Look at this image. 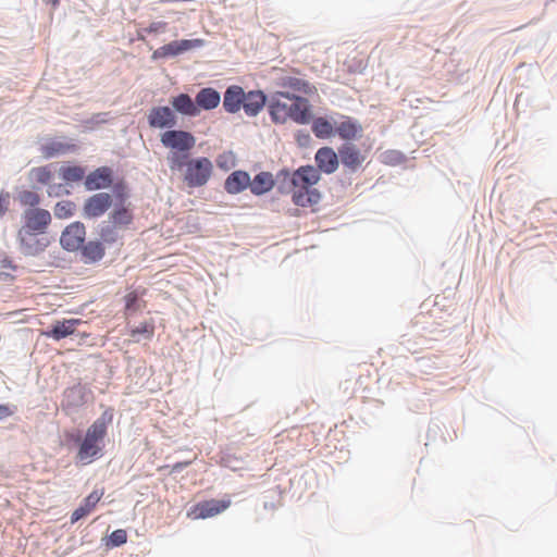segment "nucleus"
<instances>
[{
    "instance_id": "a18cd8bd",
    "label": "nucleus",
    "mask_w": 557,
    "mask_h": 557,
    "mask_svg": "<svg viewBox=\"0 0 557 557\" xmlns=\"http://www.w3.org/2000/svg\"><path fill=\"white\" fill-rule=\"evenodd\" d=\"M10 194L4 190H0V218H2L9 210Z\"/></svg>"
},
{
    "instance_id": "f704fd0d",
    "label": "nucleus",
    "mask_w": 557,
    "mask_h": 557,
    "mask_svg": "<svg viewBox=\"0 0 557 557\" xmlns=\"http://www.w3.org/2000/svg\"><path fill=\"white\" fill-rule=\"evenodd\" d=\"M69 146L61 141H50L42 146L41 150L47 159L63 154L67 151Z\"/></svg>"
},
{
    "instance_id": "e433bc0d",
    "label": "nucleus",
    "mask_w": 557,
    "mask_h": 557,
    "mask_svg": "<svg viewBox=\"0 0 557 557\" xmlns=\"http://www.w3.org/2000/svg\"><path fill=\"white\" fill-rule=\"evenodd\" d=\"M18 201L23 206H28L29 207L28 209H33V208H39L38 206L41 202V198L36 191L22 190L18 194Z\"/></svg>"
},
{
    "instance_id": "9b49d317",
    "label": "nucleus",
    "mask_w": 557,
    "mask_h": 557,
    "mask_svg": "<svg viewBox=\"0 0 557 557\" xmlns=\"http://www.w3.org/2000/svg\"><path fill=\"white\" fill-rule=\"evenodd\" d=\"M114 176V170L111 166H99L86 175L84 187L88 191L108 189L112 186Z\"/></svg>"
},
{
    "instance_id": "a211bd4d",
    "label": "nucleus",
    "mask_w": 557,
    "mask_h": 557,
    "mask_svg": "<svg viewBox=\"0 0 557 557\" xmlns=\"http://www.w3.org/2000/svg\"><path fill=\"white\" fill-rule=\"evenodd\" d=\"M319 181L320 173L311 165L299 168L292 177L294 188H312Z\"/></svg>"
},
{
    "instance_id": "bb28decb",
    "label": "nucleus",
    "mask_w": 557,
    "mask_h": 557,
    "mask_svg": "<svg viewBox=\"0 0 557 557\" xmlns=\"http://www.w3.org/2000/svg\"><path fill=\"white\" fill-rule=\"evenodd\" d=\"M274 185L273 175L269 172H261L249 183L251 191L261 195L269 191Z\"/></svg>"
},
{
    "instance_id": "c85d7f7f",
    "label": "nucleus",
    "mask_w": 557,
    "mask_h": 557,
    "mask_svg": "<svg viewBox=\"0 0 557 557\" xmlns=\"http://www.w3.org/2000/svg\"><path fill=\"white\" fill-rule=\"evenodd\" d=\"M224 189L231 195L244 191V170L232 172L224 182Z\"/></svg>"
},
{
    "instance_id": "cd10ccee",
    "label": "nucleus",
    "mask_w": 557,
    "mask_h": 557,
    "mask_svg": "<svg viewBox=\"0 0 557 557\" xmlns=\"http://www.w3.org/2000/svg\"><path fill=\"white\" fill-rule=\"evenodd\" d=\"M311 128L315 137L320 139L330 138L335 135V127L326 117L323 116L312 120Z\"/></svg>"
},
{
    "instance_id": "3c124183",
    "label": "nucleus",
    "mask_w": 557,
    "mask_h": 557,
    "mask_svg": "<svg viewBox=\"0 0 557 557\" xmlns=\"http://www.w3.org/2000/svg\"><path fill=\"white\" fill-rule=\"evenodd\" d=\"M235 462H238V460L237 459H234V460L227 459V460H225V466L231 468L232 470L236 471L239 469V467H237L235 465Z\"/></svg>"
},
{
    "instance_id": "6e6552de",
    "label": "nucleus",
    "mask_w": 557,
    "mask_h": 557,
    "mask_svg": "<svg viewBox=\"0 0 557 557\" xmlns=\"http://www.w3.org/2000/svg\"><path fill=\"white\" fill-rule=\"evenodd\" d=\"M86 239V226L75 221L64 227L60 236V246L67 252L78 251Z\"/></svg>"
},
{
    "instance_id": "864d4df0",
    "label": "nucleus",
    "mask_w": 557,
    "mask_h": 557,
    "mask_svg": "<svg viewBox=\"0 0 557 557\" xmlns=\"http://www.w3.org/2000/svg\"><path fill=\"white\" fill-rule=\"evenodd\" d=\"M46 4H50L53 8H57L60 4V0H42Z\"/></svg>"
},
{
    "instance_id": "79ce46f5",
    "label": "nucleus",
    "mask_w": 557,
    "mask_h": 557,
    "mask_svg": "<svg viewBox=\"0 0 557 557\" xmlns=\"http://www.w3.org/2000/svg\"><path fill=\"white\" fill-rule=\"evenodd\" d=\"M64 437H65V442L67 445L74 444L78 448L81 445L83 435L79 430H75V431L65 432Z\"/></svg>"
},
{
    "instance_id": "4c0bfd02",
    "label": "nucleus",
    "mask_w": 557,
    "mask_h": 557,
    "mask_svg": "<svg viewBox=\"0 0 557 557\" xmlns=\"http://www.w3.org/2000/svg\"><path fill=\"white\" fill-rule=\"evenodd\" d=\"M154 334V325L150 322H144L140 325L132 329L131 336L135 342H138L139 338L137 336L141 335L146 339H151Z\"/></svg>"
},
{
    "instance_id": "a878e982",
    "label": "nucleus",
    "mask_w": 557,
    "mask_h": 557,
    "mask_svg": "<svg viewBox=\"0 0 557 557\" xmlns=\"http://www.w3.org/2000/svg\"><path fill=\"white\" fill-rule=\"evenodd\" d=\"M121 228L111 223L109 220H103L98 224V235L100 242L108 245H113L117 242Z\"/></svg>"
},
{
    "instance_id": "09e8293b",
    "label": "nucleus",
    "mask_w": 557,
    "mask_h": 557,
    "mask_svg": "<svg viewBox=\"0 0 557 557\" xmlns=\"http://www.w3.org/2000/svg\"><path fill=\"white\" fill-rule=\"evenodd\" d=\"M295 137H296V141H297V144H298L300 147H307V146H309V144L311 143V136H310V134H309V133H307V132H302V131H300V132H298V133L296 134V136H295Z\"/></svg>"
},
{
    "instance_id": "b1692460",
    "label": "nucleus",
    "mask_w": 557,
    "mask_h": 557,
    "mask_svg": "<svg viewBox=\"0 0 557 557\" xmlns=\"http://www.w3.org/2000/svg\"><path fill=\"white\" fill-rule=\"evenodd\" d=\"M292 198L295 205L307 207L318 203L320 194L315 188H294Z\"/></svg>"
},
{
    "instance_id": "f03ea898",
    "label": "nucleus",
    "mask_w": 557,
    "mask_h": 557,
    "mask_svg": "<svg viewBox=\"0 0 557 557\" xmlns=\"http://www.w3.org/2000/svg\"><path fill=\"white\" fill-rule=\"evenodd\" d=\"M269 111L275 123H285L290 119L298 124H308L312 120L309 100L285 92H277L272 98Z\"/></svg>"
},
{
    "instance_id": "dca6fc26",
    "label": "nucleus",
    "mask_w": 557,
    "mask_h": 557,
    "mask_svg": "<svg viewBox=\"0 0 557 557\" xmlns=\"http://www.w3.org/2000/svg\"><path fill=\"white\" fill-rule=\"evenodd\" d=\"M338 156L333 148L322 147L320 148L314 157L318 171L325 174H332L338 169Z\"/></svg>"
},
{
    "instance_id": "473e14b6",
    "label": "nucleus",
    "mask_w": 557,
    "mask_h": 557,
    "mask_svg": "<svg viewBox=\"0 0 557 557\" xmlns=\"http://www.w3.org/2000/svg\"><path fill=\"white\" fill-rule=\"evenodd\" d=\"M76 211V203L72 200H61L54 205L53 213L57 219L72 218Z\"/></svg>"
},
{
    "instance_id": "5fc2aeb1",
    "label": "nucleus",
    "mask_w": 557,
    "mask_h": 557,
    "mask_svg": "<svg viewBox=\"0 0 557 557\" xmlns=\"http://www.w3.org/2000/svg\"><path fill=\"white\" fill-rule=\"evenodd\" d=\"M2 276L4 278H8V277L13 278V276L11 274H9V273H0V277H2Z\"/></svg>"
},
{
    "instance_id": "c03bdc74",
    "label": "nucleus",
    "mask_w": 557,
    "mask_h": 557,
    "mask_svg": "<svg viewBox=\"0 0 557 557\" xmlns=\"http://www.w3.org/2000/svg\"><path fill=\"white\" fill-rule=\"evenodd\" d=\"M17 410V407L12 404L0 405V421L13 416Z\"/></svg>"
},
{
    "instance_id": "6ab92c4d",
    "label": "nucleus",
    "mask_w": 557,
    "mask_h": 557,
    "mask_svg": "<svg viewBox=\"0 0 557 557\" xmlns=\"http://www.w3.org/2000/svg\"><path fill=\"white\" fill-rule=\"evenodd\" d=\"M171 108L174 113H178L185 116H197L199 110L197 109L196 99L193 100L188 94L181 92L170 99Z\"/></svg>"
},
{
    "instance_id": "a19ab883",
    "label": "nucleus",
    "mask_w": 557,
    "mask_h": 557,
    "mask_svg": "<svg viewBox=\"0 0 557 557\" xmlns=\"http://www.w3.org/2000/svg\"><path fill=\"white\" fill-rule=\"evenodd\" d=\"M39 234L37 233H32L29 232V234H23V230H18L17 231V236H16V239L18 242V245H20V250L22 251V248H25V243H34V240L38 239L39 238Z\"/></svg>"
},
{
    "instance_id": "ea45409f",
    "label": "nucleus",
    "mask_w": 557,
    "mask_h": 557,
    "mask_svg": "<svg viewBox=\"0 0 557 557\" xmlns=\"http://www.w3.org/2000/svg\"><path fill=\"white\" fill-rule=\"evenodd\" d=\"M288 85L293 89L305 94H311L312 90L314 89L309 83L299 78H290Z\"/></svg>"
},
{
    "instance_id": "49530a36",
    "label": "nucleus",
    "mask_w": 557,
    "mask_h": 557,
    "mask_svg": "<svg viewBox=\"0 0 557 557\" xmlns=\"http://www.w3.org/2000/svg\"><path fill=\"white\" fill-rule=\"evenodd\" d=\"M47 193L50 197H59L63 193L70 194L69 190H65L62 184H48Z\"/></svg>"
},
{
    "instance_id": "37998d69",
    "label": "nucleus",
    "mask_w": 557,
    "mask_h": 557,
    "mask_svg": "<svg viewBox=\"0 0 557 557\" xmlns=\"http://www.w3.org/2000/svg\"><path fill=\"white\" fill-rule=\"evenodd\" d=\"M166 23L163 21L152 22L148 27L144 28L143 32L147 34H160L166 28Z\"/></svg>"
},
{
    "instance_id": "58836bf2",
    "label": "nucleus",
    "mask_w": 557,
    "mask_h": 557,
    "mask_svg": "<svg viewBox=\"0 0 557 557\" xmlns=\"http://www.w3.org/2000/svg\"><path fill=\"white\" fill-rule=\"evenodd\" d=\"M216 166L223 171H230L236 165V158L233 151H224L215 159Z\"/></svg>"
},
{
    "instance_id": "39448f33",
    "label": "nucleus",
    "mask_w": 557,
    "mask_h": 557,
    "mask_svg": "<svg viewBox=\"0 0 557 557\" xmlns=\"http://www.w3.org/2000/svg\"><path fill=\"white\" fill-rule=\"evenodd\" d=\"M23 224L21 230L23 234L37 233L45 235L52 222L51 213L44 208L25 209L22 214Z\"/></svg>"
},
{
    "instance_id": "72a5a7b5",
    "label": "nucleus",
    "mask_w": 557,
    "mask_h": 557,
    "mask_svg": "<svg viewBox=\"0 0 557 557\" xmlns=\"http://www.w3.org/2000/svg\"><path fill=\"white\" fill-rule=\"evenodd\" d=\"M127 542V533L123 529H116L104 537V545L109 548H115Z\"/></svg>"
},
{
    "instance_id": "f257e3e1",
    "label": "nucleus",
    "mask_w": 557,
    "mask_h": 557,
    "mask_svg": "<svg viewBox=\"0 0 557 557\" xmlns=\"http://www.w3.org/2000/svg\"><path fill=\"white\" fill-rule=\"evenodd\" d=\"M114 409L112 407L98 417L87 429L77 449L75 459L83 465H89L103 455L104 438L108 434V426L112 423Z\"/></svg>"
},
{
    "instance_id": "0eeeda50",
    "label": "nucleus",
    "mask_w": 557,
    "mask_h": 557,
    "mask_svg": "<svg viewBox=\"0 0 557 557\" xmlns=\"http://www.w3.org/2000/svg\"><path fill=\"white\" fill-rule=\"evenodd\" d=\"M206 41L200 38L172 40L159 47L152 53V59L174 58L194 49L203 47Z\"/></svg>"
},
{
    "instance_id": "f8f14e48",
    "label": "nucleus",
    "mask_w": 557,
    "mask_h": 557,
    "mask_svg": "<svg viewBox=\"0 0 557 557\" xmlns=\"http://www.w3.org/2000/svg\"><path fill=\"white\" fill-rule=\"evenodd\" d=\"M83 323L85 322L81 319L57 320L42 332V335L53 341H61L74 335L76 327Z\"/></svg>"
},
{
    "instance_id": "ddd939ff",
    "label": "nucleus",
    "mask_w": 557,
    "mask_h": 557,
    "mask_svg": "<svg viewBox=\"0 0 557 557\" xmlns=\"http://www.w3.org/2000/svg\"><path fill=\"white\" fill-rule=\"evenodd\" d=\"M92 399V392L82 383L67 387L63 394V405L67 408L77 409Z\"/></svg>"
},
{
    "instance_id": "20e7f679",
    "label": "nucleus",
    "mask_w": 557,
    "mask_h": 557,
    "mask_svg": "<svg viewBox=\"0 0 557 557\" xmlns=\"http://www.w3.org/2000/svg\"><path fill=\"white\" fill-rule=\"evenodd\" d=\"M172 172H180L183 176V182L189 188H198L205 186L213 171V164L207 157H187L180 165H169Z\"/></svg>"
},
{
    "instance_id": "4468645a",
    "label": "nucleus",
    "mask_w": 557,
    "mask_h": 557,
    "mask_svg": "<svg viewBox=\"0 0 557 557\" xmlns=\"http://www.w3.org/2000/svg\"><path fill=\"white\" fill-rule=\"evenodd\" d=\"M111 208L112 209L108 213L107 220L121 230H128L134 223V210L132 203H113Z\"/></svg>"
},
{
    "instance_id": "9d476101",
    "label": "nucleus",
    "mask_w": 557,
    "mask_h": 557,
    "mask_svg": "<svg viewBox=\"0 0 557 557\" xmlns=\"http://www.w3.org/2000/svg\"><path fill=\"white\" fill-rule=\"evenodd\" d=\"M231 503L232 502L228 496L222 499L211 498L201 500L191 507L188 516H191L194 519L211 518L227 509Z\"/></svg>"
},
{
    "instance_id": "2f4dec72",
    "label": "nucleus",
    "mask_w": 557,
    "mask_h": 557,
    "mask_svg": "<svg viewBox=\"0 0 557 557\" xmlns=\"http://www.w3.org/2000/svg\"><path fill=\"white\" fill-rule=\"evenodd\" d=\"M50 239L47 237H39L34 243H25V248H22V253L25 257H37L46 251L50 246Z\"/></svg>"
},
{
    "instance_id": "c9c22d12",
    "label": "nucleus",
    "mask_w": 557,
    "mask_h": 557,
    "mask_svg": "<svg viewBox=\"0 0 557 557\" xmlns=\"http://www.w3.org/2000/svg\"><path fill=\"white\" fill-rule=\"evenodd\" d=\"M29 176L33 180H36L38 183L42 185H48L52 178V172L49 165L33 168L29 171Z\"/></svg>"
},
{
    "instance_id": "aec40b11",
    "label": "nucleus",
    "mask_w": 557,
    "mask_h": 557,
    "mask_svg": "<svg viewBox=\"0 0 557 557\" xmlns=\"http://www.w3.org/2000/svg\"><path fill=\"white\" fill-rule=\"evenodd\" d=\"M244 107V87L232 85L224 92L223 108L228 113H236Z\"/></svg>"
},
{
    "instance_id": "412c9836",
    "label": "nucleus",
    "mask_w": 557,
    "mask_h": 557,
    "mask_svg": "<svg viewBox=\"0 0 557 557\" xmlns=\"http://www.w3.org/2000/svg\"><path fill=\"white\" fill-rule=\"evenodd\" d=\"M103 495V491L95 490L87 495L79 506L71 515V523H76L81 519L87 517Z\"/></svg>"
},
{
    "instance_id": "7ed1b4c3",
    "label": "nucleus",
    "mask_w": 557,
    "mask_h": 557,
    "mask_svg": "<svg viewBox=\"0 0 557 557\" xmlns=\"http://www.w3.org/2000/svg\"><path fill=\"white\" fill-rule=\"evenodd\" d=\"M160 141L163 147L171 150L166 156L168 165L182 164L196 145V138L190 132L174 127L163 132L160 135Z\"/></svg>"
},
{
    "instance_id": "393cba45",
    "label": "nucleus",
    "mask_w": 557,
    "mask_h": 557,
    "mask_svg": "<svg viewBox=\"0 0 557 557\" xmlns=\"http://www.w3.org/2000/svg\"><path fill=\"white\" fill-rule=\"evenodd\" d=\"M59 176L66 184L77 183L82 180L85 181L86 177V168L83 165H62L59 170Z\"/></svg>"
},
{
    "instance_id": "c756f323",
    "label": "nucleus",
    "mask_w": 557,
    "mask_h": 557,
    "mask_svg": "<svg viewBox=\"0 0 557 557\" xmlns=\"http://www.w3.org/2000/svg\"><path fill=\"white\" fill-rule=\"evenodd\" d=\"M265 103V96L261 91L246 94V114L256 115Z\"/></svg>"
},
{
    "instance_id": "4be33fe9",
    "label": "nucleus",
    "mask_w": 557,
    "mask_h": 557,
    "mask_svg": "<svg viewBox=\"0 0 557 557\" xmlns=\"http://www.w3.org/2000/svg\"><path fill=\"white\" fill-rule=\"evenodd\" d=\"M195 99L199 112L201 110L209 111L215 109L219 106L221 101V95L216 89L212 87H205L197 92Z\"/></svg>"
},
{
    "instance_id": "6e6d98bb",
    "label": "nucleus",
    "mask_w": 557,
    "mask_h": 557,
    "mask_svg": "<svg viewBox=\"0 0 557 557\" xmlns=\"http://www.w3.org/2000/svg\"><path fill=\"white\" fill-rule=\"evenodd\" d=\"M245 177H246V186H247L248 185V181H249V176H248L247 173L245 174Z\"/></svg>"
},
{
    "instance_id": "f3484780",
    "label": "nucleus",
    "mask_w": 557,
    "mask_h": 557,
    "mask_svg": "<svg viewBox=\"0 0 557 557\" xmlns=\"http://www.w3.org/2000/svg\"><path fill=\"white\" fill-rule=\"evenodd\" d=\"M78 251L81 252V260L85 264H92L99 262L106 255V247L99 239L84 242Z\"/></svg>"
},
{
    "instance_id": "1a4fd4ad",
    "label": "nucleus",
    "mask_w": 557,
    "mask_h": 557,
    "mask_svg": "<svg viewBox=\"0 0 557 557\" xmlns=\"http://www.w3.org/2000/svg\"><path fill=\"white\" fill-rule=\"evenodd\" d=\"M149 127L169 131L178 124V117L169 106L152 107L147 114Z\"/></svg>"
},
{
    "instance_id": "603ef678",
    "label": "nucleus",
    "mask_w": 557,
    "mask_h": 557,
    "mask_svg": "<svg viewBox=\"0 0 557 557\" xmlns=\"http://www.w3.org/2000/svg\"><path fill=\"white\" fill-rule=\"evenodd\" d=\"M2 268H9V269H12V270H15L16 269V265L13 264V261L10 260V259H4L2 261Z\"/></svg>"
},
{
    "instance_id": "2eb2a0df",
    "label": "nucleus",
    "mask_w": 557,
    "mask_h": 557,
    "mask_svg": "<svg viewBox=\"0 0 557 557\" xmlns=\"http://www.w3.org/2000/svg\"><path fill=\"white\" fill-rule=\"evenodd\" d=\"M338 153L344 166L351 171L358 170L367 159V154L350 143L343 144L338 149Z\"/></svg>"
},
{
    "instance_id": "7c9ffc66",
    "label": "nucleus",
    "mask_w": 557,
    "mask_h": 557,
    "mask_svg": "<svg viewBox=\"0 0 557 557\" xmlns=\"http://www.w3.org/2000/svg\"><path fill=\"white\" fill-rule=\"evenodd\" d=\"M110 188L112 190L111 196L113 197V203H128L127 200L131 194L125 180L121 178L116 182L114 181Z\"/></svg>"
},
{
    "instance_id": "423d86ee",
    "label": "nucleus",
    "mask_w": 557,
    "mask_h": 557,
    "mask_svg": "<svg viewBox=\"0 0 557 557\" xmlns=\"http://www.w3.org/2000/svg\"><path fill=\"white\" fill-rule=\"evenodd\" d=\"M112 205L111 194L99 191L85 199L81 214L85 220H97L104 215Z\"/></svg>"
},
{
    "instance_id": "5701e85b",
    "label": "nucleus",
    "mask_w": 557,
    "mask_h": 557,
    "mask_svg": "<svg viewBox=\"0 0 557 557\" xmlns=\"http://www.w3.org/2000/svg\"><path fill=\"white\" fill-rule=\"evenodd\" d=\"M361 131V125L349 116H343L342 121L335 124V134L345 140L356 139Z\"/></svg>"
},
{
    "instance_id": "de8ad7c7",
    "label": "nucleus",
    "mask_w": 557,
    "mask_h": 557,
    "mask_svg": "<svg viewBox=\"0 0 557 557\" xmlns=\"http://www.w3.org/2000/svg\"><path fill=\"white\" fill-rule=\"evenodd\" d=\"M126 308L128 310H137L139 307V297L135 293H129L125 297Z\"/></svg>"
},
{
    "instance_id": "8fccbe9b",
    "label": "nucleus",
    "mask_w": 557,
    "mask_h": 557,
    "mask_svg": "<svg viewBox=\"0 0 557 557\" xmlns=\"http://www.w3.org/2000/svg\"><path fill=\"white\" fill-rule=\"evenodd\" d=\"M191 463V461L187 460V461H180V462H175L174 465L171 466V470H170V474H177V473H181L183 470H185L189 465Z\"/></svg>"
}]
</instances>
